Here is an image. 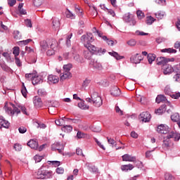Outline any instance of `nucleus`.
Returning a JSON list of instances; mask_svg holds the SVG:
<instances>
[{"mask_svg":"<svg viewBox=\"0 0 180 180\" xmlns=\"http://www.w3.org/2000/svg\"><path fill=\"white\" fill-rule=\"evenodd\" d=\"M80 40L82 43H83L84 47L87 49L92 55L102 56V54L106 53V49L97 47L91 44L94 41L95 39H94V35L91 32L82 35Z\"/></svg>","mask_w":180,"mask_h":180,"instance_id":"1","label":"nucleus"},{"mask_svg":"<svg viewBox=\"0 0 180 180\" xmlns=\"http://www.w3.org/2000/svg\"><path fill=\"white\" fill-rule=\"evenodd\" d=\"M11 105L13 108V110L11 108H9V107L6 108V112H7L8 115H11V116H13L15 113H16V115H19V113L22 112L23 115H26V116H29V113L27 112V109L26 108V107H25V105H20V104L15 105V104L13 103H11Z\"/></svg>","mask_w":180,"mask_h":180,"instance_id":"2","label":"nucleus"},{"mask_svg":"<svg viewBox=\"0 0 180 180\" xmlns=\"http://www.w3.org/2000/svg\"><path fill=\"white\" fill-rule=\"evenodd\" d=\"M86 101L89 103H93L94 106L96 108H101V105L103 104L102 98L99 96V94L96 91L93 92L91 95V98H86Z\"/></svg>","mask_w":180,"mask_h":180,"instance_id":"3","label":"nucleus"},{"mask_svg":"<svg viewBox=\"0 0 180 180\" xmlns=\"http://www.w3.org/2000/svg\"><path fill=\"white\" fill-rule=\"evenodd\" d=\"M53 178V172L51 170H47L44 168V166L40 167L37 172V179H50Z\"/></svg>","mask_w":180,"mask_h":180,"instance_id":"4","label":"nucleus"},{"mask_svg":"<svg viewBox=\"0 0 180 180\" xmlns=\"http://www.w3.org/2000/svg\"><path fill=\"white\" fill-rule=\"evenodd\" d=\"M49 44L50 49L46 51V54L47 56H54V54H56V50H57V41H56V39H49Z\"/></svg>","mask_w":180,"mask_h":180,"instance_id":"5","label":"nucleus"},{"mask_svg":"<svg viewBox=\"0 0 180 180\" xmlns=\"http://www.w3.org/2000/svg\"><path fill=\"white\" fill-rule=\"evenodd\" d=\"M175 61L174 58H167L165 57H159L156 59L157 65H165L167 63Z\"/></svg>","mask_w":180,"mask_h":180,"instance_id":"6","label":"nucleus"},{"mask_svg":"<svg viewBox=\"0 0 180 180\" xmlns=\"http://www.w3.org/2000/svg\"><path fill=\"white\" fill-rule=\"evenodd\" d=\"M123 19L127 23H129L130 26H135L136 22V20L131 16V14L127 13L124 14Z\"/></svg>","mask_w":180,"mask_h":180,"instance_id":"7","label":"nucleus"},{"mask_svg":"<svg viewBox=\"0 0 180 180\" xmlns=\"http://www.w3.org/2000/svg\"><path fill=\"white\" fill-rule=\"evenodd\" d=\"M157 131L160 134H168L169 133V127L165 124H161L158 126Z\"/></svg>","mask_w":180,"mask_h":180,"instance_id":"8","label":"nucleus"},{"mask_svg":"<svg viewBox=\"0 0 180 180\" xmlns=\"http://www.w3.org/2000/svg\"><path fill=\"white\" fill-rule=\"evenodd\" d=\"M90 66L91 68H94V70H98L99 71L103 70V66H102V64L99 63V61H98L96 59L91 60Z\"/></svg>","mask_w":180,"mask_h":180,"instance_id":"9","label":"nucleus"},{"mask_svg":"<svg viewBox=\"0 0 180 180\" xmlns=\"http://www.w3.org/2000/svg\"><path fill=\"white\" fill-rule=\"evenodd\" d=\"M167 140H171V139H174V141H179L180 140V134H178L174 131L169 132L167 136L165 137Z\"/></svg>","mask_w":180,"mask_h":180,"instance_id":"10","label":"nucleus"},{"mask_svg":"<svg viewBox=\"0 0 180 180\" xmlns=\"http://www.w3.org/2000/svg\"><path fill=\"white\" fill-rule=\"evenodd\" d=\"M51 150L53 151H58L59 154H63V151H64V145L60 144V143L56 142L51 146Z\"/></svg>","mask_w":180,"mask_h":180,"instance_id":"11","label":"nucleus"},{"mask_svg":"<svg viewBox=\"0 0 180 180\" xmlns=\"http://www.w3.org/2000/svg\"><path fill=\"white\" fill-rule=\"evenodd\" d=\"M139 116L142 122H144L145 123L150 122V120H151V115L149 114L148 112H143L141 113Z\"/></svg>","mask_w":180,"mask_h":180,"instance_id":"12","label":"nucleus"},{"mask_svg":"<svg viewBox=\"0 0 180 180\" xmlns=\"http://www.w3.org/2000/svg\"><path fill=\"white\" fill-rule=\"evenodd\" d=\"M110 94L112 96L117 97L122 95V91H120V89H119V87L114 86L111 88Z\"/></svg>","mask_w":180,"mask_h":180,"instance_id":"13","label":"nucleus"},{"mask_svg":"<svg viewBox=\"0 0 180 180\" xmlns=\"http://www.w3.org/2000/svg\"><path fill=\"white\" fill-rule=\"evenodd\" d=\"M33 103L36 108H41L43 106V101H41V98L39 96L33 98Z\"/></svg>","mask_w":180,"mask_h":180,"instance_id":"14","label":"nucleus"},{"mask_svg":"<svg viewBox=\"0 0 180 180\" xmlns=\"http://www.w3.org/2000/svg\"><path fill=\"white\" fill-rule=\"evenodd\" d=\"M122 161H126L129 162H134L136 161V156H131L129 154H125L122 156Z\"/></svg>","mask_w":180,"mask_h":180,"instance_id":"15","label":"nucleus"},{"mask_svg":"<svg viewBox=\"0 0 180 180\" xmlns=\"http://www.w3.org/2000/svg\"><path fill=\"white\" fill-rule=\"evenodd\" d=\"M60 81H65V79H70V78H72V75L70 73V72L64 71L63 72L60 74Z\"/></svg>","mask_w":180,"mask_h":180,"instance_id":"16","label":"nucleus"},{"mask_svg":"<svg viewBox=\"0 0 180 180\" xmlns=\"http://www.w3.org/2000/svg\"><path fill=\"white\" fill-rule=\"evenodd\" d=\"M72 50L73 59L76 60L77 63H82V58H81V56H79V55L77 53V50L75 49V48L72 47Z\"/></svg>","mask_w":180,"mask_h":180,"instance_id":"17","label":"nucleus"},{"mask_svg":"<svg viewBox=\"0 0 180 180\" xmlns=\"http://www.w3.org/2000/svg\"><path fill=\"white\" fill-rule=\"evenodd\" d=\"M27 144L28 147H30V148H32L33 150H37V148H39V143L34 139L30 140Z\"/></svg>","mask_w":180,"mask_h":180,"instance_id":"18","label":"nucleus"},{"mask_svg":"<svg viewBox=\"0 0 180 180\" xmlns=\"http://www.w3.org/2000/svg\"><path fill=\"white\" fill-rule=\"evenodd\" d=\"M60 81V78L58 76L50 75L48 77V82L49 84H57Z\"/></svg>","mask_w":180,"mask_h":180,"instance_id":"19","label":"nucleus"},{"mask_svg":"<svg viewBox=\"0 0 180 180\" xmlns=\"http://www.w3.org/2000/svg\"><path fill=\"white\" fill-rule=\"evenodd\" d=\"M2 127L8 129L9 127V122L4 119V117H0V129Z\"/></svg>","mask_w":180,"mask_h":180,"instance_id":"20","label":"nucleus"},{"mask_svg":"<svg viewBox=\"0 0 180 180\" xmlns=\"http://www.w3.org/2000/svg\"><path fill=\"white\" fill-rule=\"evenodd\" d=\"M130 60L132 63H134V64H139L140 61L143 60V58L141 56H139V53H136V56H131Z\"/></svg>","mask_w":180,"mask_h":180,"instance_id":"21","label":"nucleus"},{"mask_svg":"<svg viewBox=\"0 0 180 180\" xmlns=\"http://www.w3.org/2000/svg\"><path fill=\"white\" fill-rule=\"evenodd\" d=\"M171 144V140L167 139V138H164L163 143L162 145V147L165 150H169V145Z\"/></svg>","mask_w":180,"mask_h":180,"instance_id":"22","label":"nucleus"},{"mask_svg":"<svg viewBox=\"0 0 180 180\" xmlns=\"http://www.w3.org/2000/svg\"><path fill=\"white\" fill-rule=\"evenodd\" d=\"M174 72V68L170 65H166L163 69V74L165 75H168V74H171V72Z\"/></svg>","mask_w":180,"mask_h":180,"instance_id":"23","label":"nucleus"},{"mask_svg":"<svg viewBox=\"0 0 180 180\" xmlns=\"http://www.w3.org/2000/svg\"><path fill=\"white\" fill-rule=\"evenodd\" d=\"M52 24H53V29H54V30H58V29H60V19L53 18Z\"/></svg>","mask_w":180,"mask_h":180,"instance_id":"24","label":"nucleus"},{"mask_svg":"<svg viewBox=\"0 0 180 180\" xmlns=\"http://www.w3.org/2000/svg\"><path fill=\"white\" fill-rule=\"evenodd\" d=\"M32 82L33 85H37L38 84H41V82H43V79H41V77L40 76L35 75L32 80Z\"/></svg>","mask_w":180,"mask_h":180,"instance_id":"25","label":"nucleus"},{"mask_svg":"<svg viewBox=\"0 0 180 180\" xmlns=\"http://www.w3.org/2000/svg\"><path fill=\"white\" fill-rule=\"evenodd\" d=\"M165 94L166 95H169L172 99H179L180 98V92H176L174 94H171L167 91V89H165Z\"/></svg>","mask_w":180,"mask_h":180,"instance_id":"26","label":"nucleus"},{"mask_svg":"<svg viewBox=\"0 0 180 180\" xmlns=\"http://www.w3.org/2000/svg\"><path fill=\"white\" fill-rule=\"evenodd\" d=\"M156 103H161V102H166L167 101V97L164 95H158L155 99Z\"/></svg>","mask_w":180,"mask_h":180,"instance_id":"27","label":"nucleus"},{"mask_svg":"<svg viewBox=\"0 0 180 180\" xmlns=\"http://www.w3.org/2000/svg\"><path fill=\"white\" fill-rule=\"evenodd\" d=\"M40 46L41 51H46V50L49 49V46H50V44H49V41L48 43L46 41H42L40 42Z\"/></svg>","mask_w":180,"mask_h":180,"instance_id":"28","label":"nucleus"},{"mask_svg":"<svg viewBox=\"0 0 180 180\" xmlns=\"http://www.w3.org/2000/svg\"><path fill=\"white\" fill-rule=\"evenodd\" d=\"M133 168H134V166H133V165L131 164H129V165H124L121 167V169L122 171H131V169H133Z\"/></svg>","mask_w":180,"mask_h":180,"instance_id":"29","label":"nucleus"},{"mask_svg":"<svg viewBox=\"0 0 180 180\" xmlns=\"http://www.w3.org/2000/svg\"><path fill=\"white\" fill-rule=\"evenodd\" d=\"M108 54H110V56H112V57H114V58L117 60H122V58H124L123 56L119 55V53L115 51L109 52Z\"/></svg>","mask_w":180,"mask_h":180,"instance_id":"30","label":"nucleus"},{"mask_svg":"<svg viewBox=\"0 0 180 180\" xmlns=\"http://www.w3.org/2000/svg\"><path fill=\"white\" fill-rule=\"evenodd\" d=\"M155 16H156L158 20H161V19H164V16H165V12L164 11H158L155 13Z\"/></svg>","mask_w":180,"mask_h":180,"instance_id":"31","label":"nucleus"},{"mask_svg":"<svg viewBox=\"0 0 180 180\" xmlns=\"http://www.w3.org/2000/svg\"><path fill=\"white\" fill-rule=\"evenodd\" d=\"M156 56L154 53H149L147 56L149 64H152L153 61H155Z\"/></svg>","mask_w":180,"mask_h":180,"instance_id":"32","label":"nucleus"},{"mask_svg":"<svg viewBox=\"0 0 180 180\" xmlns=\"http://www.w3.org/2000/svg\"><path fill=\"white\" fill-rule=\"evenodd\" d=\"M161 53H169L170 54H175L176 50L172 48L164 49L161 50Z\"/></svg>","mask_w":180,"mask_h":180,"instance_id":"33","label":"nucleus"},{"mask_svg":"<svg viewBox=\"0 0 180 180\" xmlns=\"http://www.w3.org/2000/svg\"><path fill=\"white\" fill-rule=\"evenodd\" d=\"M171 120L172 122H176L177 123L179 122V114L178 112H175L174 114L171 115Z\"/></svg>","mask_w":180,"mask_h":180,"instance_id":"34","label":"nucleus"},{"mask_svg":"<svg viewBox=\"0 0 180 180\" xmlns=\"http://www.w3.org/2000/svg\"><path fill=\"white\" fill-rule=\"evenodd\" d=\"M64 119H67V117H62L60 120H55V123L56 126H64L65 123V121L64 120Z\"/></svg>","mask_w":180,"mask_h":180,"instance_id":"35","label":"nucleus"},{"mask_svg":"<svg viewBox=\"0 0 180 180\" xmlns=\"http://www.w3.org/2000/svg\"><path fill=\"white\" fill-rule=\"evenodd\" d=\"M65 15L69 19H75V14L72 13V12L68 9L65 11Z\"/></svg>","mask_w":180,"mask_h":180,"instance_id":"36","label":"nucleus"},{"mask_svg":"<svg viewBox=\"0 0 180 180\" xmlns=\"http://www.w3.org/2000/svg\"><path fill=\"white\" fill-rule=\"evenodd\" d=\"M18 11L20 15H26V10L23 9V3H20L18 5Z\"/></svg>","mask_w":180,"mask_h":180,"instance_id":"37","label":"nucleus"},{"mask_svg":"<svg viewBox=\"0 0 180 180\" xmlns=\"http://www.w3.org/2000/svg\"><path fill=\"white\" fill-rule=\"evenodd\" d=\"M63 130L66 131L67 133H70L72 131V127L71 125H64L63 127Z\"/></svg>","mask_w":180,"mask_h":180,"instance_id":"38","label":"nucleus"},{"mask_svg":"<svg viewBox=\"0 0 180 180\" xmlns=\"http://www.w3.org/2000/svg\"><path fill=\"white\" fill-rule=\"evenodd\" d=\"M3 57H4L6 61H12V58H11V53L8 52H4L2 53Z\"/></svg>","mask_w":180,"mask_h":180,"instance_id":"39","label":"nucleus"},{"mask_svg":"<svg viewBox=\"0 0 180 180\" xmlns=\"http://www.w3.org/2000/svg\"><path fill=\"white\" fill-rule=\"evenodd\" d=\"M37 92L39 96H46L47 95V91L44 89H39Z\"/></svg>","mask_w":180,"mask_h":180,"instance_id":"40","label":"nucleus"},{"mask_svg":"<svg viewBox=\"0 0 180 180\" xmlns=\"http://www.w3.org/2000/svg\"><path fill=\"white\" fill-rule=\"evenodd\" d=\"M155 22V19L153 16H148L146 20L147 25H153Z\"/></svg>","mask_w":180,"mask_h":180,"instance_id":"41","label":"nucleus"},{"mask_svg":"<svg viewBox=\"0 0 180 180\" xmlns=\"http://www.w3.org/2000/svg\"><path fill=\"white\" fill-rule=\"evenodd\" d=\"M71 68H72V64L69 63L68 65H65L63 66V71L70 72V71L71 70Z\"/></svg>","mask_w":180,"mask_h":180,"instance_id":"42","label":"nucleus"},{"mask_svg":"<svg viewBox=\"0 0 180 180\" xmlns=\"http://www.w3.org/2000/svg\"><path fill=\"white\" fill-rule=\"evenodd\" d=\"M34 75H36V74H34V73L26 74L25 78L28 79V81H32L33 78H34Z\"/></svg>","mask_w":180,"mask_h":180,"instance_id":"43","label":"nucleus"},{"mask_svg":"<svg viewBox=\"0 0 180 180\" xmlns=\"http://www.w3.org/2000/svg\"><path fill=\"white\" fill-rule=\"evenodd\" d=\"M19 46H15L13 49V54H14L15 58L18 57V56H19Z\"/></svg>","mask_w":180,"mask_h":180,"instance_id":"44","label":"nucleus"},{"mask_svg":"<svg viewBox=\"0 0 180 180\" xmlns=\"http://www.w3.org/2000/svg\"><path fill=\"white\" fill-rule=\"evenodd\" d=\"M84 56L85 57V58H86L87 60H90L91 57L92 55V53H91V52L89 51H85L84 52Z\"/></svg>","mask_w":180,"mask_h":180,"instance_id":"45","label":"nucleus"},{"mask_svg":"<svg viewBox=\"0 0 180 180\" xmlns=\"http://www.w3.org/2000/svg\"><path fill=\"white\" fill-rule=\"evenodd\" d=\"M136 44L137 41H136L135 39H133L127 41V44L129 45L131 47H134V46H136Z\"/></svg>","mask_w":180,"mask_h":180,"instance_id":"46","label":"nucleus"},{"mask_svg":"<svg viewBox=\"0 0 180 180\" xmlns=\"http://www.w3.org/2000/svg\"><path fill=\"white\" fill-rule=\"evenodd\" d=\"M78 106L80 109H83V110H85V109H89V106L85 105L84 103H78Z\"/></svg>","mask_w":180,"mask_h":180,"instance_id":"47","label":"nucleus"},{"mask_svg":"<svg viewBox=\"0 0 180 180\" xmlns=\"http://www.w3.org/2000/svg\"><path fill=\"white\" fill-rule=\"evenodd\" d=\"M25 24L27 27H33V25L32 24V20L30 19H26L25 20Z\"/></svg>","mask_w":180,"mask_h":180,"instance_id":"48","label":"nucleus"},{"mask_svg":"<svg viewBox=\"0 0 180 180\" xmlns=\"http://www.w3.org/2000/svg\"><path fill=\"white\" fill-rule=\"evenodd\" d=\"M173 79L174 82H180V74L176 73L173 77Z\"/></svg>","mask_w":180,"mask_h":180,"instance_id":"49","label":"nucleus"},{"mask_svg":"<svg viewBox=\"0 0 180 180\" xmlns=\"http://www.w3.org/2000/svg\"><path fill=\"white\" fill-rule=\"evenodd\" d=\"M165 180H174V176H172V174H169V173H166L165 174Z\"/></svg>","mask_w":180,"mask_h":180,"instance_id":"50","label":"nucleus"},{"mask_svg":"<svg viewBox=\"0 0 180 180\" xmlns=\"http://www.w3.org/2000/svg\"><path fill=\"white\" fill-rule=\"evenodd\" d=\"M63 57L65 60H70V58H72V52L70 53H65L63 54Z\"/></svg>","mask_w":180,"mask_h":180,"instance_id":"51","label":"nucleus"},{"mask_svg":"<svg viewBox=\"0 0 180 180\" xmlns=\"http://www.w3.org/2000/svg\"><path fill=\"white\" fill-rule=\"evenodd\" d=\"M71 37H72V33H70L69 35L67 36V39H66L67 46L71 45Z\"/></svg>","mask_w":180,"mask_h":180,"instance_id":"52","label":"nucleus"},{"mask_svg":"<svg viewBox=\"0 0 180 180\" xmlns=\"http://www.w3.org/2000/svg\"><path fill=\"white\" fill-rule=\"evenodd\" d=\"M136 15L139 19H143V18H144V13L140 10L136 11Z\"/></svg>","mask_w":180,"mask_h":180,"instance_id":"53","label":"nucleus"},{"mask_svg":"<svg viewBox=\"0 0 180 180\" xmlns=\"http://www.w3.org/2000/svg\"><path fill=\"white\" fill-rule=\"evenodd\" d=\"M2 70H4V71H6V72H11V68H9L8 65L3 64L1 65Z\"/></svg>","mask_w":180,"mask_h":180,"instance_id":"54","label":"nucleus"},{"mask_svg":"<svg viewBox=\"0 0 180 180\" xmlns=\"http://www.w3.org/2000/svg\"><path fill=\"white\" fill-rule=\"evenodd\" d=\"M89 84H91V79H86L82 84L83 88H86V86H88Z\"/></svg>","mask_w":180,"mask_h":180,"instance_id":"55","label":"nucleus"},{"mask_svg":"<svg viewBox=\"0 0 180 180\" xmlns=\"http://www.w3.org/2000/svg\"><path fill=\"white\" fill-rule=\"evenodd\" d=\"M41 4H43V0H34V6H41Z\"/></svg>","mask_w":180,"mask_h":180,"instance_id":"56","label":"nucleus"},{"mask_svg":"<svg viewBox=\"0 0 180 180\" xmlns=\"http://www.w3.org/2000/svg\"><path fill=\"white\" fill-rule=\"evenodd\" d=\"M42 159H43V156H40L39 155H36L34 157V160L35 162H40V161H41Z\"/></svg>","mask_w":180,"mask_h":180,"instance_id":"57","label":"nucleus"},{"mask_svg":"<svg viewBox=\"0 0 180 180\" xmlns=\"http://www.w3.org/2000/svg\"><path fill=\"white\" fill-rule=\"evenodd\" d=\"M30 41H32V39L20 41L18 43H19V44H24L25 46H26V44H29V43H30Z\"/></svg>","mask_w":180,"mask_h":180,"instance_id":"58","label":"nucleus"},{"mask_svg":"<svg viewBox=\"0 0 180 180\" xmlns=\"http://www.w3.org/2000/svg\"><path fill=\"white\" fill-rule=\"evenodd\" d=\"M107 140H108V144H111V146H116V141L112 139V138H109V137H107Z\"/></svg>","mask_w":180,"mask_h":180,"instance_id":"59","label":"nucleus"},{"mask_svg":"<svg viewBox=\"0 0 180 180\" xmlns=\"http://www.w3.org/2000/svg\"><path fill=\"white\" fill-rule=\"evenodd\" d=\"M115 112L116 113H118L120 116L123 115V110H120V108H119L117 105L115 106Z\"/></svg>","mask_w":180,"mask_h":180,"instance_id":"60","label":"nucleus"},{"mask_svg":"<svg viewBox=\"0 0 180 180\" xmlns=\"http://www.w3.org/2000/svg\"><path fill=\"white\" fill-rule=\"evenodd\" d=\"M14 149L15 151H20V150H22V145L19 143L14 144Z\"/></svg>","mask_w":180,"mask_h":180,"instance_id":"61","label":"nucleus"},{"mask_svg":"<svg viewBox=\"0 0 180 180\" xmlns=\"http://www.w3.org/2000/svg\"><path fill=\"white\" fill-rule=\"evenodd\" d=\"M135 167H137V168H142L143 167V162L140 161H134Z\"/></svg>","mask_w":180,"mask_h":180,"instance_id":"62","label":"nucleus"},{"mask_svg":"<svg viewBox=\"0 0 180 180\" xmlns=\"http://www.w3.org/2000/svg\"><path fill=\"white\" fill-rule=\"evenodd\" d=\"M15 60L17 67H22V62L20 61V59H19L18 57H15Z\"/></svg>","mask_w":180,"mask_h":180,"instance_id":"63","label":"nucleus"},{"mask_svg":"<svg viewBox=\"0 0 180 180\" xmlns=\"http://www.w3.org/2000/svg\"><path fill=\"white\" fill-rule=\"evenodd\" d=\"M89 169L90 172H93V173L98 172V168H96V167L95 166L89 167Z\"/></svg>","mask_w":180,"mask_h":180,"instance_id":"64","label":"nucleus"}]
</instances>
